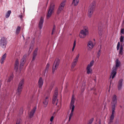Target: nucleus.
<instances>
[{
	"instance_id": "nucleus-1",
	"label": "nucleus",
	"mask_w": 124,
	"mask_h": 124,
	"mask_svg": "<svg viewBox=\"0 0 124 124\" xmlns=\"http://www.w3.org/2000/svg\"><path fill=\"white\" fill-rule=\"evenodd\" d=\"M120 63L118 59H116V66H114L112 69V71L111 73L110 78L112 76V78L113 79L115 77L116 73V71L118 67L120 66Z\"/></svg>"
},
{
	"instance_id": "nucleus-2",
	"label": "nucleus",
	"mask_w": 124,
	"mask_h": 124,
	"mask_svg": "<svg viewBox=\"0 0 124 124\" xmlns=\"http://www.w3.org/2000/svg\"><path fill=\"white\" fill-rule=\"evenodd\" d=\"M24 84V79H22L19 82L16 90V94L19 96L21 93Z\"/></svg>"
},
{
	"instance_id": "nucleus-3",
	"label": "nucleus",
	"mask_w": 124,
	"mask_h": 124,
	"mask_svg": "<svg viewBox=\"0 0 124 124\" xmlns=\"http://www.w3.org/2000/svg\"><path fill=\"white\" fill-rule=\"evenodd\" d=\"M89 34V30L88 27L87 26L84 27L83 29L81 31L79 34L80 38H85L86 36Z\"/></svg>"
},
{
	"instance_id": "nucleus-4",
	"label": "nucleus",
	"mask_w": 124,
	"mask_h": 124,
	"mask_svg": "<svg viewBox=\"0 0 124 124\" xmlns=\"http://www.w3.org/2000/svg\"><path fill=\"white\" fill-rule=\"evenodd\" d=\"M55 5L53 3H51L49 8V9L46 15L47 18L48 19L51 16L52 14L54 12V9Z\"/></svg>"
},
{
	"instance_id": "nucleus-5",
	"label": "nucleus",
	"mask_w": 124,
	"mask_h": 124,
	"mask_svg": "<svg viewBox=\"0 0 124 124\" xmlns=\"http://www.w3.org/2000/svg\"><path fill=\"white\" fill-rule=\"evenodd\" d=\"M95 7V2L94 1L91 4L88 9V13L89 17H90L91 16L94 10Z\"/></svg>"
},
{
	"instance_id": "nucleus-6",
	"label": "nucleus",
	"mask_w": 124,
	"mask_h": 124,
	"mask_svg": "<svg viewBox=\"0 0 124 124\" xmlns=\"http://www.w3.org/2000/svg\"><path fill=\"white\" fill-rule=\"evenodd\" d=\"M60 62V59L59 58H56L53 64L52 73L53 74L55 70L57 69Z\"/></svg>"
},
{
	"instance_id": "nucleus-7",
	"label": "nucleus",
	"mask_w": 124,
	"mask_h": 124,
	"mask_svg": "<svg viewBox=\"0 0 124 124\" xmlns=\"http://www.w3.org/2000/svg\"><path fill=\"white\" fill-rule=\"evenodd\" d=\"M7 39L5 37H3L1 38L0 40V45L1 46L4 48L6 47L7 44Z\"/></svg>"
},
{
	"instance_id": "nucleus-8",
	"label": "nucleus",
	"mask_w": 124,
	"mask_h": 124,
	"mask_svg": "<svg viewBox=\"0 0 124 124\" xmlns=\"http://www.w3.org/2000/svg\"><path fill=\"white\" fill-rule=\"evenodd\" d=\"M116 97V96L115 95H114L113 97L111 102V106L112 109H115V107L117 104V101Z\"/></svg>"
},
{
	"instance_id": "nucleus-9",
	"label": "nucleus",
	"mask_w": 124,
	"mask_h": 124,
	"mask_svg": "<svg viewBox=\"0 0 124 124\" xmlns=\"http://www.w3.org/2000/svg\"><path fill=\"white\" fill-rule=\"evenodd\" d=\"M75 98L74 96L73 95L71 98V101L70 105V108L71 109V112H73L75 106L74 105Z\"/></svg>"
},
{
	"instance_id": "nucleus-10",
	"label": "nucleus",
	"mask_w": 124,
	"mask_h": 124,
	"mask_svg": "<svg viewBox=\"0 0 124 124\" xmlns=\"http://www.w3.org/2000/svg\"><path fill=\"white\" fill-rule=\"evenodd\" d=\"M79 56V54H78L76 56L75 58L74 59L73 62L71 63V69H73L74 67L76 65Z\"/></svg>"
},
{
	"instance_id": "nucleus-11",
	"label": "nucleus",
	"mask_w": 124,
	"mask_h": 124,
	"mask_svg": "<svg viewBox=\"0 0 124 124\" xmlns=\"http://www.w3.org/2000/svg\"><path fill=\"white\" fill-rule=\"evenodd\" d=\"M115 109H112V114L110 117V119L109 122V124H111L113 121V120L114 118V114L115 113Z\"/></svg>"
},
{
	"instance_id": "nucleus-12",
	"label": "nucleus",
	"mask_w": 124,
	"mask_h": 124,
	"mask_svg": "<svg viewBox=\"0 0 124 124\" xmlns=\"http://www.w3.org/2000/svg\"><path fill=\"white\" fill-rule=\"evenodd\" d=\"M123 81V79H120L118 81L117 85V88L119 90H121L122 87Z\"/></svg>"
},
{
	"instance_id": "nucleus-13",
	"label": "nucleus",
	"mask_w": 124,
	"mask_h": 124,
	"mask_svg": "<svg viewBox=\"0 0 124 124\" xmlns=\"http://www.w3.org/2000/svg\"><path fill=\"white\" fill-rule=\"evenodd\" d=\"M44 21V19L43 17H41L40 18L38 26L40 30L42 28Z\"/></svg>"
},
{
	"instance_id": "nucleus-14",
	"label": "nucleus",
	"mask_w": 124,
	"mask_h": 124,
	"mask_svg": "<svg viewBox=\"0 0 124 124\" xmlns=\"http://www.w3.org/2000/svg\"><path fill=\"white\" fill-rule=\"evenodd\" d=\"M54 92V95L52 100L55 101L57 99L58 94L57 88H55Z\"/></svg>"
},
{
	"instance_id": "nucleus-15",
	"label": "nucleus",
	"mask_w": 124,
	"mask_h": 124,
	"mask_svg": "<svg viewBox=\"0 0 124 124\" xmlns=\"http://www.w3.org/2000/svg\"><path fill=\"white\" fill-rule=\"evenodd\" d=\"M36 109V107H34L30 111L29 115V117L30 118H31L34 115V114L35 112Z\"/></svg>"
},
{
	"instance_id": "nucleus-16",
	"label": "nucleus",
	"mask_w": 124,
	"mask_h": 124,
	"mask_svg": "<svg viewBox=\"0 0 124 124\" xmlns=\"http://www.w3.org/2000/svg\"><path fill=\"white\" fill-rule=\"evenodd\" d=\"M62 11V2H61L59 6L56 11V14L57 15H59Z\"/></svg>"
},
{
	"instance_id": "nucleus-17",
	"label": "nucleus",
	"mask_w": 124,
	"mask_h": 124,
	"mask_svg": "<svg viewBox=\"0 0 124 124\" xmlns=\"http://www.w3.org/2000/svg\"><path fill=\"white\" fill-rule=\"evenodd\" d=\"M43 83V81L42 77H40L38 81V85L39 88H41Z\"/></svg>"
},
{
	"instance_id": "nucleus-18",
	"label": "nucleus",
	"mask_w": 124,
	"mask_h": 124,
	"mask_svg": "<svg viewBox=\"0 0 124 124\" xmlns=\"http://www.w3.org/2000/svg\"><path fill=\"white\" fill-rule=\"evenodd\" d=\"M48 97V96H47L44 101L43 102V103L44 105H45L44 106L45 107H46L48 104V100L47 99Z\"/></svg>"
},
{
	"instance_id": "nucleus-19",
	"label": "nucleus",
	"mask_w": 124,
	"mask_h": 124,
	"mask_svg": "<svg viewBox=\"0 0 124 124\" xmlns=\"http://www.w3.org/2000/svg\"><path fill=\"white\" fill-rule=\"evenodd\" d=\"M87 73L88 74H91L92 72V70L91 67L87 66L86 68Z\"/></svg>"
},
{
	"instance_id": "nucleus-20",
	"label": "nucleus",
	"mask_w": 124,
	"mask_h": 124,
	"mask_svg": "<svg viewBox=\"0 0 124 124\" xmlns=\"http://www.w3.org/2000/svg\"><path fill=\"white\" fill-rule=\"evenodd\" d=\"M7 54L5 53L2 56L1 60L0 62L1 64H2L3 63V61L5 60Z\"/></svg>"
},
{
	"instance_id": "nucleus-21",
	"label": "nucleus",
	"mask_w": 124,
	"mask_h": 124,
	"mask_svg": "<svg viewBox=\"0 0 124 124\" xmlns=\"http://www.w3.org/2000/svg\"><path fill=\"white\" fill-rule=\"evenodd\" d=\"M27 55L26 54H24L23 57L21 60V62L25 63L26 61V58Z\"/></svg>"
},
{
	"instance_id": "nucleus-22",
	"label": "nucleus",
	"mask_w": 124,
	"mask_h": 124,
	"mask_svg": "<svg viewBox=\"0 0 124 124\" xmlns=\"http://www.w3.org/2000/svg\"><path fill=\"white\" fill-rule=\"evenodd\" d=\"M21 27L19 26H18L16 29V35H18L19 33Z\"/></svg>"
},
{
	"instance_id": "nucleus-23",
	"label": "nucleus",
	"mask_w": 124,
	"mask_h": 124,
	"mask_svg": "<svg viewBox=\"0 0 124 124\" xmlns=\"http://www.w3.org/2000/svg\"><path fill=\"white\" fill-rule=\"evenodd\" d=\"M100 49H99L98 52L97 53V57L98 58H99L101 53V45L100 46Z\"/></svg>"
},
{
	"instance_id": "nucleus-24",
	"label": "nucleus",
	"mask_w": 124,
	"mask_h": 124,
	"mask_svg": "<svg viewBox=\"0 0 124 124\" xmlns=\"http://www.w3.org/2000/svg\"><path fill=\"white\" fill-rule=\"evenodd\" d=\"M14 77V75L13 74L11 75L9 77L8 79L7 82H10L13 79V77Z\"/></svg>"
},
{
	"instance_id": "nucleus-25",
	"label": "nucleus",
	"mask_w": 124,
	"mask_h": 124,
	"mask_svg": "<svg viewBox=\"0 0 124 124\" xmlns=\"http://www.w3.org/2000/svg\"><path fill=\"white\" fill-rule=\"evenodd\" d=\"M88 46L90 48H92L93 47L92 42L91 41L89 42L88 44Z\"/></svg>"
},
{
	"instance_id": "nucleus-26",
	"label": "nucleus",
	"mask_w": 124,
	"mask_h": 124,
	"mask_svg": "<svg viewBox=\"0 0 124 124\" xmlns=\"http://www.w3.org/2000/svg\"><path fill=\"white\" fill-rule=\"evenodd\" d=\"M123 46L122 45H121L119 51V54H120L122 55L123 54Z\"/></svg>"
},
{
	"instance_id": "nucleus-27",
	"label": "nucleus",
	"mask_w": 124,
	"mask_h": 124,
	"mask_svg": "<svg viewBox=\"0 0 124 124\" xmlns=\"http://www.w3.org/2000/svg\"><path fill=\"white\" fill-rule=\"evenodd\" d=\"M79 0H73L72 4H73L75 6H77L79 2Z\"/></svg>"
},
{
	"instance_id": "nucleus-28",
	"label": "nucleus",
	"mask_w": 124,
	"mask_h": 124,
	"mask_svg": "<svg viewBox=\"0 0 124 124\" xmlns=\"http://www.w3.org/2000/svg\"><path fill=\"white\" fill-rule=\"evenodd\" d=\"M33 48L32 45H31L29 47V50L28 51V55L30 54L31 52L32 51Z\"/></svg>"
},
{
	"instance_id": "nucleus-29",
	"label": "nucleus",
	"mask_w": 124,
	"mask_h": 124,
	"mask_svg": "<svg viewBox=\"0 0 124 124\" xmlns=\"http://www.w3.org/2000/svg\"><path fill=\"white\" fill-rule=\"evenodd\" d=\"M11 13V10H9L8 11L5 16L6 18H8L9 17Z\"/></svg>"
},
{
	"instance_id": "nucleus-30",
	"label": "nucleus",
	"mask_w": 124,
	"mask_h": 124,
	"mask_svg": "<svg viewBox=\"0 0 124 124\" xmlns=\"http://www.w3.org/2000/svg\"><path fill=\"white\" fill-rule=\"evenodd\" d=\"M93 63L94 61L93 60H92L90 62V63L87 66L91 67L93 66Z\"/></svg>"
},
{
	"instance_id": "nucleus-31",
	"label": "nucleus",
	"mask_w": 124,
	"mask_h": 124,
	"mask_svg": "<svg viewBox=\"0 0 124 124\" xmlns=\"http://www.w3.org/2000/svg\"><path fill=\"white\" fill-rule=\"evenodd\" d=\"M54 86V85L53 84H51L50 86L48 89L49 91L51 92Z\"/></svg>"
},
{
	"instance_id": "nucleus-32",
	"label": "nucleus",
	"mask_w": 124,
	"mask_h": 124,
	"mask_svg": "<svg viewBox=\"0 0 124 124\" xmlns=\"http://www.w3.org/2000/svg\"><path fill=\"white\" fill-rule=\"evenodd\" d=\"M19 65V62L18 61V59H16L15 62V65L18 66Z\"/></svg>"
},
{
	"instance_id": "nucleus-33",
	"label": "nucleus",
	"mask_w": 124,
	"mask_h": 124,
	"mask_svg": "<svg viewBox=\"0 0 124 124\" xmlns=\"http://www.w3.org/2000/svg\"><path fill=\"white\" fill-rule=\"evenodd\" d=\"M93 119L94 118H92L89 120L87 124H91L93 121Z\"/></svg>"
},
{
	"instance_id": "nucleus-34",
	"label": "nucleus",
	"mask_w": 124,
	"mask_h": 124,
	"mask_svg": "<svg viewBox=\"0 0 124 124\" xmlns=\"http://www.w3.org/2000/svg\"><path fill=\"white\" fill-rule=\"evenodd\" d=\"M18 66L15 65L14 69L15 70V71L16 72H17L18 70Z\"/></svg>"
},
{
	"instance_id": "nucleus-35",
	"label": "nucleus",
	"mask_w": 124,
	"mask_h": 124,
	"mask_svg": "<svg viewBox=\"0 0 124 124\" xmlns=\"http://www.w3.org/2000/svg\"><path fill=\"white\" fill-rule=\"evenodd\" d=\"M76 40H74V42L73 47L72 48V51H73V50L74 49V48L75 47V46L76 45Z\"/></svg>"
},
{
	"instance_id": "nucleus-36",
	"label": "nucleus",
	"mask_w": 124,
	"mask_h": 124,
	"mask_svg": "<svg viewBox=\"0 0 124 124\" xmlns=\"http://www.w3.org/2000/svg\"><path fill=\"white\" fill-rule=\"evenodd\" d=\"M124 39V35L123 36L122 35L120 38V42H123V40Z\"/></svg>"
},
{
	"instance_id": "nucleus-37",
	"label": "nucleus",
	"mask_w": 124,
	"mask_h": 124,
	"mask_svg": "<svg viewBox=\"0 0 124 124\" xmlns=\"http://www.w3.org/2000/svg\"><path fill=\"white\" fill-rule=\"evenodd\" d=\"M73 112H71V113H70V116H69V121L71 119V117L73 116Z\"/></svg>"
},
{
	"instance_id": "nucleus-38",
	"label": "nucleus",
	"mask_w": 124,
	"mask_h": 124,
	"mask_svg": "<svg viewBox=\"0 0 124 124\" xmlns=\"http://www.w3.org/2000/svg\"><path fill=\"white\" fill-rule=\"evenodd\" d=\"M38 50V48H36L33 52V54L37 55V52Z\"/></svg>"
},
{
	"instance_id": "nucleus-39",
	"label": "nucleus",
	"mask_w": 124,
	"mask_h": 124,
	"mask_svg": "<svg viewBox=\"0 0 124 124\" xmlns=\"http://www.w3.org/2000/svg\"><path fill=\"white\" fill-rule=\"evenodd\" d=\"M98 30L99 31V34L100 35H101L102 34V30H101V29H100V28L99 27V28Z\"/></svg>"
},
{
	"instance_id": "nucleus-40",
	"label": "nucleus",
	"mask_w": 124,
	"mask_h": 124,
	"mask_svg": "<svg viewBox=\"0 0 124 124\" xmlns=\"http://www.w3.org/2000/svg\"><path fill=\"white\" fill-rule=\"evenodd\" d=\"M37 55H36V54H33V56L32 57V61H33L35 60V58H36V56Z\"/></svg>"
},
{
	"instance_id": "nucleus-41",
	"label": "nucleus",
	"mask_w": 124,
	"mask_h": 124,
	"mask_svg": "<svg viewBox=\"0 0 124 124\" xmlns=\"http://www.w3.org/2000/svg\"><path fill=\"white\" fill-rule=\"evenodd\" d=\"M66 1V0H63V1H62V7H63L65 5Z\"/></svg>"
},
{
	"instance_id": "nucleus-42",
	"label": "nucleus",
	"mask_w": 124,
	"mask_h": 124,
	"mask_svg": "<svg viewBox=\"0 0 124 124\" xmlns=\"http://www.w3.org/2000/svg\"><path fill=\"white\" fill-rule=\"evenodd\" d=\"M120 46V43L119 42H118V43L117 47H116L117 49V50H119Z\"/></svg>"
},
{
	"instance_id": "nucleus-43",
	"label": "nucleus",
	"mask_w": 124,
	"mask_h": 124,
	"mask_svg": "<svg viewBox=\"0 0 124 124\" xmlns=\"http://www.w3.org/2000/svg\"><path fill=\"white\" fill-rule=\"evenodd\" d=\"M49 66L50 64L49 63H48L46 66V69L48 70L49 69Z\"/></svg>"
},
{
	"instance_id": "nucleus-44",
	"label": "nucleus",
	"mask_w": 124,
	"mask_h": 124,
	"mask_svg": "<svg viewBox=\"0 0 124 124\" xmlns=\"http://www.w3.org/2000/svg\"><path fill=\"white\" fill-rule=\"evenodd\" d=\"M54 117L53 116H52L51 117L50 119V121L51 122H52L54 119Z\"/></svg>"
},
{
	"instance_id": "nucleus-45",
	"label": "nucleus",
	"mask_w": 124,
	"mask_h": 124,
	"mask_svg": "<svg viewBox=\"0 0 124 124\" xmlns=\"http://www.w3.org/2000/svg\"><path fill=\"white\" fill-rule=\"evenodd\" d=\"M24 63L22 62H20V66H23L24 65Z\"/></svg>"
},
{
	"instance_id": "nucleus-46",
	"label": "nucleus",
	"mask_w": 124,
	"mask_h": 124,
	"mask_svg": "<svg viewBox=\"0 0 124 124\" xmlns=\"http://www.w3.org/2000/svg\"><path fill=\"white\" fill-rule=\"evenodd\" d=\"M55 28L56 27L55 25H54L53 26V27L52 30V31L54 32V30H55Z\"/></svg>"
},
{
	"instance_id": "nucleus-47",
	"label": "nucleus",
	"mask_w": 124,
	"mask_h": 124,
	"mask_svg": "<svg viewBox=\"0 0 124 124\" xmlns=\"http://www.w3.org/2000/svg\"><path fill=\"white\" fill-rule=\"evenodd\" d=\"M46 71H47V72L48 71V70L47 69H45L43 72V73H44L45 75Z\"/></svg>"
},
{
	"instance_id": "nucleus-48",
	"label": "nucleus",
	"mask_w": 124,
	"mask_h": 124,
	"mask_svg": "<svg viewBox=\"0 0 124 124\" xmlns=\"http://www.w3.org/2000/svg\"><path fill=\"white\" fill-rule=\"evenodd\" d=\"M19 16L20 17L21 19H22L23 17V16L22 14L21 15H19Z\"/></svg>"
},
{
	"instance_id": "nucleus-49",
	"label": "nucleus",
	"mask_w": 124,
	"mask_h": 124,
	"mask_svg": "<svg viewBox=\"0 0 124 124\" xmlns=\"http://www.w3.org/2000/svg\"><path fill=\"white\" fill-rule=\"evenodd\" d=\"M20 121H19L18 122L17 121L16 124H20Z\"/></svg>"
},
{
	"instance_id": "nucleus-50",
	"label": "nucleus",
	"mask_w": 124,
	"mask_h": 124,
	"mask_svg": "<svg viewBox=\"0 0 124 124\" xmlns=\"http://www.w3.org/2000/svg\"><path fill=\"white\" fill-rule=\"evenodd\" d=\"M55 101H53L52 100V103L53 104H54L55 103Z\"/></svg>"
},
{
	"instance_id": "nucleus-51",
	"label": "nucleus",
	"mask_w": 124,
	"mask_h": 124,
	"mask_svg": "<svg viewBox=\"0 0 124 124\" xmlns=\"http://www.w3.org/2000/svg\"><path fill=\"white\" fill-rule=\"evenodd\" d=\"M99 124H101V122L100 120H99Z\"/></svg>"
},
{
	"instance_id": "nucleus-52",
	"label": "nucleus",
	"mask_w": 124,
	"mask_h": 124,
	"mask_svg": "<svg viewBox=\"0 0 124 124\" xmlns=\"http://www.w3.org/2000/svg\"><path fill=\"white\" fill-rule=\"evenodd\" d=\"M54 32V31H52V33H51L52 35H53V34Z\"/></svg>"
},
{
	"instance_id": "nucleus-53",
	"label": "nucleus",
	"mask_w": 124,
	"mask_h": 124,
	"mask_svg": "<svg viewBox=\"0 0 124 124\" xmlns=\"http://www.w3.org/2000/svg\"><path fill=\"white\" fill-rule=\"evenodd\" d=\"M34 39H35V38H33V41H34Z\"/></svg>"
},
{
	"instance_id": "nucleus-54",
	"label": "nucleus",
	"mask_w": 124,
	"mask_h": 124,
	"mask_svg": "<svg viewBox=\"0 0 124 124\" xmlns=\"http://www.w3.org/2000/svg\"><path fill=\"white\" fill-rule=\"evenodd\" d=\"M55 112H54V113L53 114V115H54V114H55Z\"/></svg>"
},
{
	"instance_id": "nucleus-55",
	"label": "nucleus",
	"mask_w": 124,
	"mask_h": 124,
	"mask_svg": "<svg viewBox=\"0 0 124 124\" xmlns=\"http://www.w3.org/2000/svg\"><path fill=\"white\" fill-rule=\"evenodd\" d=\"M57 103H56V105H57Z\"/></svg>"
},
{
	"instance_id": "nucleus-56",
	"label": "nucleus",
	"mask_w": 124,
	"mask_h": 124,
	"mask_svg": "<svg viewBox=\"0 0 124 124\" xmlns=\"http://www.w3.org/2000/svg\"><path fill=\"white\" fill-rule=\"evenodd\" d=\"M52 123L51 122L50 124H52Z\"/></svg>"
}]
</instances>
